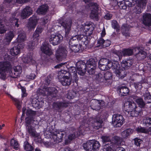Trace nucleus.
I'll list each match as a JSON object with an SVG mask.
<instances>
[{
	"mask_svg": "<svg viewBox=\"0 0 151 151\" xmlns=\"http://www.w3.org/2000/svg\"><path fill=\"white\" fill-rule=\"evenodd\" d=\"M97 62V59L93 58L89 59L86 64L82 61H78L76 64L78 73L81 76L84 75L86 71V68L96 67Z\"/></svg>",
	"mask_w": 151,
	"mask_h": 151,
	"instance_id": "1",
	"label": "nucleus"
},
{
	"mask_svg": "<svg viewBox=\"0 0 151 151\" xmlns=\"http://www.w3.org/2000/svg\"><path fill=\"white\" fill-rule=\"evenodd\" d=\"M58 91L54 87H48L45 86L42 89L39 88L37 93L39 95L43 96H50L52 97H55L57 96Z\"/></svg>",
	"mask_w": 151,
	"mask_h": 151,
	"instance_id": "2",
	"label": "nucleus"
},
{
	"mask_svg": "<svg viewBox=\"0 0 151 151\" xmlns=\"http://www.w3.org/2000/svg\"><path fill=\"white\" fill-rule=\"evenodd\" d=\"M83 146L86 150L95 151L99 150L100 145L99 142L94 140H90L84 143Z\"/></svg>",
	"mask_w": 151,
	"mask_h": 151,
	"instance_id": "3",
	"label": "nucleus"
},
{
	"mask_svg": "<svg viewBox=\"0 0 151 151\" xmlns=\"http://www.w3.org/2000/svg\"><path fill=\"white\" fill-rule=\"evenodd\" d=\"M68 54L67 46L65 45H61L59 47L56 51L55 57L57 59L61 61L66 58Z\"/></svg>",
	"mask_w": 151,
	"mask_h": 151,
	"instance_id": "4",
	"label": "nucleus"
},
{
	"mask_svg": "<svg viewBox=\"0 0 151 151\" xmlns=\"http://www.w3.org/2000/svg\"><path fill=\"white\" fill-rule=\"evenodd\" d=\"M73 40H75V42H79L81 45H84L85 47H87L88 44V37L83 35H78L73 37L71 38V43L73 42Z\"/></svg>",
	"mask_w": 151,
	"mask_h": 151,
	"instance_id": "5",
	"label": "nucleus"
},
{
	"mask_svg": "<svg viewBox=\"0 0 151 151\" xmlns=\"http://www.w3.org/2000/svg\"><path fill=\"white\" fill-rule=\"evenodd\" d=\"M65 135V134L62 132L54 131L53 132L52 138L51 139V142L53 144L61 142L63 137Z\"/></svg>",
	"mask_w": 151,
	"mask_h": 151,
	"instance_id": "6",
	"label": "nucleus"
},
{
	"mask_svg": "<svg viewBox=\"0 0 151 151\" xmlns=\"http://www.w3.org/2000/svg\"><path fill=\"white\" fill-rule=\"evenodd\" d=\"M112 120V124L115 127H121L124 122V121L123 116L119 114L114 115Z\"/></svg>",
	"mask_w": 151,
	"mask_h": 151,
	"instance_id": "7",
	"label": "nucleus"
},
{
	"mask_svg": "<svg viewBox=\"0 0 151 151\" xmlns=\"http://www.w3.org/2000/svg\"><path fill=\"white\" fill-rule=\"evenodd\" d=\"M110 61L106 58L101 59L98 63L99 68L102 70H105L110 68L111 66Z\"/></svg>",
	"mask_w": 151,
	"mask_h": 151,
	"instance_id": "8",
	"label": "nucleus"
},
{
	"mask_svg": "<svg viewBox=\"0 0 151 151\" xmlns=\"http://www.w3.org/2000/svg\"><path fill=\"white\" fill-rule=\"evenodd\" d=\"M63 36L60 34H51L49 40L50 43L54 45L59 44L61 42L63 39Z\"/></svg>",
	"mask_w": 151,
	"mask_h": 151,
	"instance_id": "9",
	"label": "nucleus"
},
{
	"mask_svg": "<svg viewBox=\"0 0 151 151\" xmlns=\"http://www.w3.org/2000/svg\"><path fill=\"white\" fill-rule=\"evenodd\" d=\"M10 67L9 63L7 62H1L0 64V74L2 78H4L6 77V72Z\"/></svg>",
	"mask_w": 151,
	"mask_h": 151,
	"instance_id": "10",
	"label": "nucleus"
},
{
	"mask_svg": "<svg viewBox=\"0 0 151 151\" xmlns=\"http://www.w3.org/2000/svg\"><path fill=\"white\" fill-rule=\"evenodd\" d=\"M113 53L119 57L121 56H130L133 54V51L131 49H124L122 50H114Z\"/></svg>",
	"mask_w": 151,
	"mask_h": 151,
	"instance_id": "11",
	"label": "nucleus"
},
{
	"mask_svg": "<svg viewBox=\"0 0 151 151\" xmlns=\"http://www.w3.org/2000/svg\"><path fill=\"white\" fill-rule=\"evenodd\" d=\"M91 121L93 127L96 129H98L100 128L103 122L102 119L99 115L91 118Z\"/></svg>",
	"mask_w": 151,
	"mask_h": 151,
	"instance_id": "12",
	"label": "nucleus"
},
{
	"mask_svg": "<svg viewBox=\"0 0 151 151\" xmlns=\"http://www.w3.org/2000/svg\"><path fill=\"white\" fill-rule=\"evenodd\" d=\"M61 25L63 27L65 30V35H67L70 30L72 24L71 19L69 18L62 22H60Z\"/></svg>",
	"mask_w": 151,
	"mask_h": 151,
	"instance_id": "13",
	"label": "nucleus"
},
{
	"mask_svg": "<svg viewBox=\"0 0 151 151\" xmlns=\"http://www.w3.org/2000/svg\"><path fill=\"white\" fill-rule=\"evenodd\" d=\"M83 125H81L79 127L78 130V132H75L73 133L70 134L68 136V139L70 140H72L81 134H83V130H84Z\"/></svg>",
	"mask_w": 151,
	"mask_h": 151,
	"instance_id": "14",
	"label": "nucleus"
},
{
	"mask_svg": "<svg viewBox=\"0 0 151 151\" xmlns=\"http://www.w3.org/2000/svg\"><path fill=\"white\" fill-rule=\"evenodd\" d=\"M68 106V103L65 101H58L54 102L53 107L55 110H59L66 108Z\"/></svg>",
	"mask_w": 151,
	"mask_h": 151,
	"instance_id": "15",
	"label": "nucleus"
},
{
	"mask_svg": "<svg viewBox=\"0 0 151 151\" xmlns=\"http://www.w3.org/2000/svg\"><path fill=\"white\" fill-rule=\"evenodd\" d=\"M41 50L43 53L47 55H50L52 54L50 46L47 42H44L42 44Z\"/></svg>",
	"mask_w": 151,
	"mask_h": 151,
	"instance_id": "16",
	"label": "nucleus"
},
{
	"mask_svg": "<svg viewBox=\"0 0 151 151\" xmlns=\"http://www.w3.org/2000/svg\"><path fill=\"white\" fill-rule=\"evenodd\" d=\"M92 107L94 110H99L104 104V101H99L95 99H93L91 102Z\"/></svg>",
	"mask_w": 151,
	"mask_h": 151,
	"instance_id": "17",
	"label": "nucleus"
},
{
	"mask_svg": "<svg viewBox=\"0 0 151 151\" xmlns=\"http://www.w3.org/2000/svg\"><path fill=\"white\" fill-rule=\"evenodd\" d=\"M23 44L18 43L16 46L13 47L10 50V53L12 55L16 56L19 54L20 52V49L24 47Z\"/></svg>",
	"mask_w": 151,
	"mask_h": 151,
	"instance_id": "18",
	"label": "nucleus"
},
{
	"mask_svg": "<svg viewBox=\"0 0 151 151\" xmlns=\"http://www.w3.org/2000/svg\"><path fill=\"white\" fill-rule=\"evenodd\" d=\"M138 107L136 104L133 101H127L125 103L124 106V109L127 112L132 110H134Z\"/></svg>",
	"mask_w": 151,
	"mask_h": 151,
	"instance_id": "19",
	"label": "nucleus"
},
{
	"mask_svg": "<svg viewBox=\"0 0 151 151\" xmlns=\"http://www.w3.org/2000/svg\"><path fill=\"white\" fill-rule=\"evenodd\" d=\"M139 50L138 53L135 55V56L137 59L138 60H141L144 59L146 57L147 53L143 50L142 47H136Z\"/></svg>",
	"mask_w": 151,
	"mask_h": 151,
	"instance_id": "20",
	"label": "nucleus"
},
{
	"mask_svg": "<svg viewBox=\"0 0 151 151\" xmlns=\"http://www.w3.org/2000/svg\"><path fill=\"white\" fill-rule=\"evenodd\" d=\"M33 12L32 8L29 6H26L23 10L21 14V17L25 19L31 15Z\"/></svg>",
	"mask_w": 151,
	"mask_h": 151,
	"instance_id": "21",
	"label": "nucleus"
},
{
	"mask_svg": "<svg viewBox=\"0 0 151 151\" xmlns=\"http://www.w3.org/2000/svg\"><path fill=\"white\" fill-rule=\"evenodd\" d=\"M112 73L111 72L108 71L106 72L104 74V78L105 85L109 86L112 83Z\"/></svg>",
	"mask_w": 151,
	"mask_h": 151,
	"instance_id": "22",
	"label": "nucleus"
},
{
	"mask_svg": "<svg viewBox=\"0 0 151 151\" xmlns=\"http://www.w3.org/2000/svg\"><path fill=\"white\" fill-rule=\"evenodd\" d=\"M22 72V68L19 66L13 67L12 69V76L13 78H15L20 76Z\"/></svg>",
	"mask_w": 151,
	"mask_h": 151,
	"instance_id": "23",
	"label": "nucleus"
},
{
	"mask_svg": "<svg viewBox=\"0 0 151 151\" xmlns=\"http://www.w3.org/2000/svg\"><path fill=\"white\" fill-rule=\"evenodd\" d=\"M143 23L145 25L150 27L151 25V14L145 13L143 14L142 19Z\"/></svg>",
	"mask_w": 151,
	"mask_h": 151,
	"instance_id": "24",
	"label": "nucleus"
},
{
	"mask_svg": "<svg viewBox=\"0 0 151 151\" xmlns=\"http://www.w3.org/2000/svg\"><path fill=\"white\" fill-rule=\"evenodd\" d=\"M83 31H85V33L88 36L91 35L92 33V31L93 30V28L92 25L89 22H86L85 24Z\"/></svg>",
	"mask_w": 151,
	"mask_h": 151,
	"instance_id": "25",
	"label": "nucleus"
},
{
	"mask_svg": "<svg viewBox=\"0 0 151 151\" xmlns=\"http://www.w3.org/2000/svg\"><path fill=\"white\" fill-rule=\"evenodd\" d=\"M17 13V12L16 11L12 14L9 19V21L13 25L18 27L19 26V24L18 23L19 19L16 17H15L18 14Z\"/></svg>",
	"mask_w": 151,
	"mask_h": 151,
	"instance_id": "26",
	"label": "nucleus"
},
{
	"mask_svg": "<svg viewBox=\"0 0 151 151\" xmlns=\"http://www.w3.org/2000/svg\"><path fill=\"white\" fill-rule=\"evenodd\" d=\"M43 30L42 27H37L34 32L32 38V41L34 42L37 43L40 34L41 33Z\"/></svg>",
	"mask_w": 151,
	"mask_h": 151,
	"instance_id": "27",
	"label": "nucleus"
},
{
	"mask_svg": "<svg viewBox=\"0 0 151 151\" xmlns=\"http://www.w3.org/2000/svg\"><path fill=\"white\" fill-rule=\"evenodd\" d=\"M118 91L119 92V95L122 96H125L129 93L128 88L126 86H119L118 88Z\"/></svg>",
	"mask_w": 151,
	"mask_h": 151,
	"instance_id": "28",
	"label": "nucleus"
},
{
	"mask_svg": "<svg viewBox=\"0 0 151 151\" xmlns=\"http://www.w3.org/2000/svg\"><path fill=\"white\" fill-rule=\"evenodd\" d=\"M37 21L36 16L35 15H33L29 19L28 24V27L30 29L34 28L36 26Z\"/></svg>",
	"mask_w": 151,
	"mask_h": 151,
	"instance_id": "29",
	"label": "nucleus"
},
{
	"mask_svg": "<svg viewBox=\"0 0 151 151\" xmlns=\"http://www.w3.org/2000/svg\"><path fill=\"white\" fill-rule=\"evenodd\" d=\"M129 116L132 117H137L139 115H141L142 109L139 107H136L135 109L127 112Z\"/></svg>",
	"mask_w": 151,
	"mask_h": 151,
	"instance_id": "30",
	"label": "nucleus"
},
{
	"mask_svg": "<svg viewBox=\"0 0 151 151\" xmlns=\"http://www.w3.org/2000/svg\"><path fill=\"white\" fill-rule=\"evenodd\" d=\"M14 32L9 31L5 34V38L4 39V43L6 45L9 44L14 37Z\"/></svg>",
	"mask_w": 151,
	"mask_h": 151,
	"instance_id": "31",
	"label": "nucleus"
},
{
	"mask_svg": "<svg viewBox=\"0 0 151 151\" xmlns=\"http://www.w3.org/2000/svg\"><path fill=\"white\" fill-rule=\"evenodd\" d=\"M26 129L27 131L29 134L30 136L34 137H39L40 136L39 134L36 132L35 128L32 126L26 127Z\"/></svg>",
	"mask_w": 151,
	"mask_h": 151,
	"instance_id": "32",
	"label": "nucleus"
},
{
	"mask_svg": "<svg viewBox=\"0 0 151 151\" xmlns=\"http://www.w3.org/2000/svg\"><path fill=\"white\" fill-rule=\"evenodd\" d=\"M31 101L32 106L36 108H41L44 104L43 101H39L35 98L31 99Z\"/></svg>",
	"mask_w": 151,
	"mask_h": 151,
	"instance_id": "33",
	"label": "nucleus"
},
{
	"mask_svg": "<svg viewBox=\"0 0 151 151\" xmlns=\"http://www.w3.org/2000/svg\"><path fill=\"white\" fill-rule=\"evenodd\" d=\"M59 79L62 78H73L72 74H70L68 71L65 70H61L59 73L58 76Z\"/></svg>",
	"mask_w": 151,
	"mask_h": 151,
	"instance_id": "34",
	"label": "nucleus"
},
{
	"mask_svg": "<svg viewBox=\"0 0 151 151\" xmlns=\"http://www.w3.org/2000/svg\"><path fill=\"white\" fill-rule=\"evenodd\" d=\"M69 73L72 74L73 80L77 83L78 80V77H77V71L76 68L74 67H71L68 69Z\"/></svg>",
	"mask_w": 151,
	"mask_h": 151,
	"instance_id": "35",
	"label": "nucleus"
},
{
	"mask_svg": "<svg viewBox=\"0 0 151 151\" xmlns=\"http://www.w3.org/2000/svg\"><path fill=\"white\" fill-rule=\"evenodd\" d=\"M75 40H73L72 43H71V39L69 42V45L71 46V49L72 51L74 52H78L80 50V45L77 44L78 42H75Z\"/></svg>",
	"mask_w": 151,
	"mask_h": 151,
	"instance_id": "36",
	"label": "nucleus"
},
{
	"mask_svg": "<svg viewBox=\"0 0 151 151\" xmlns=\"http://www.w3.org/2000/svg\"><path fill=\"white\" fill-rule=\"evenodd\" d=\"M23 62L24 63L31 64L35 62V60L33 59L32 55L31 54H28L26 57H24L22 59Z\"/></svg>",
	"mask_w": 151,
	"mask_h": 151,
	"instance_id": "37",
	"label": "nucleus"
},
{
	"mask_svg": "<svg viewBox=\"0 0 151 151\" xmlns=\"http://www.w3.org/2000/svg\"><path fill=\"white\" fill-rule=\"evenodd\" d=\"M114 72L116 74V76L119 78L122 79L126 75L125 68L124 69L120 68L118 70L114 71Z\"/></svg>",
	"mask_w": 151,
	"mask_h": 151,
	"instance_id": "38",
	"label": "nucleus"
},
{
	"mask_svg": "<svg viewBox=\"0 0 151 151\" xmlns=\"http://www.w3.org/2000/svg\"><path fill=\"white\" fill-rule=\"evenodd\" d=\"M95 80L101 83L104 84L105 85V82L104 76L101 73H98L96 74L95 76Z\"/></svg>",
	"mask_w": 151,
	"mask_h": 151,
	"instance_id": "39",
	"label": "nucleus"
},
{
	"mask_svg": "<svg viewBox=\"0 0 151 151\" xmlns=\"http://www.w3.org/2000/svg\"><path fill=\"white\" fill-rule=\"evenodd\" d=\"M26 39V34L24 32H23L19 34L17 39V40L19 43L24 42Z\"/></svg>",
	"mask_w": 151,
	"mask_h": 151,
	"instance_id": "40",
	"label": "nucleus"
},
{
	"mask_svg": "<svg viewBox=\"0 0 151 151\" xmlns=\"http://www.w3.org/2000/svg\"><path fill=\"white\" fill-rule=\"evenodd\" d=\"M48 9L47 5L41 6L37 10V12L38 14H42L45 13Z\"/></svg>",
	"mask_w": 151,
	"mask_h": 151,
	"instance_id": "41",
	"label": "nucleus"
},
{
	"mask_svg": "<svg viewBox=\"0 0 151 151\" xmlns=\"http://www.w3.org/2000/svg\"><path fill=\"white\" fill-rule=\"evenodd\" d=\"M73 78H62L60 80L62 85L64 86H68L71 83Z\"/></svg>",
	"mask_w": 151,
	"mask_h": 151,
	"instance_id": "42",
	"label": "nucleus"
},
{
	"mask_svg": "<svg viewBox=\"0 0 151 151\" xmlns=\"http://www.w3.org/2000/svg\"><path fill=\"white\" fill-rule=\"evenodd\" d=\"M24 146L25 150L26 151H34V147L27 141L24 142Z\"/></svg>",
	"mask_w": 151,
	"mask_h": 151,
	"instance_id": "43",
	"label": "nucleus"
},
{
	"mask_svg": "<svg viewBox=\"0 0 151 151\" xmlns=\"http://www.w3.org/2000/svg\"><path fill=\"white\" fill-rule=\"evenodd\" d=\"M133 63L132 61L130 60H123L121 62L122 66L124 68H127V67H129L131 66Z\"/></svg>",
	"mask_w": 151,
	"mask_h": 151,
	"instance_id": "44",
	"label": "nucleus"
},
{
	"mask_svg": "<svg viewBox=\"0 0 151 151\" xmlns=\"http://www.w3.org/2000/svg\"><path fill=\"white\" fill-rule=\"evenodd\" d=\"M110 63L111 64L110 68H111L112 69L115 70V71L118 70L120 69V65L118 62H112L110 61Z\"/></svg>",
	"mask_w": 151,
	"mask_h": 151,
	"instance_id": "45",
	"label": "nucleus"
},
{
	"mask_svg": "<svg viewBox=\"0 0 151 151\" xmlns=\"http://www.w3.org/2000/svg\"><path fill=\"white\" fill-rule=\"evenodd\" d=\"M136 99V102L139 105V106L141 109L144 107L145 103L144 101L142 99L137 97Z\"/></svg>",
	"mask_w": 151,
	"mask_h": 151,
	"instance_id": "46",
	"label": "nucleus"
},
{
	"mask_svg": "<svg viewBox=\"0 0 151 151\" xmlns=\"http://www.w3.org/2000/svg\"><path fill=\"white\" fill-rule=\"evenodd\" d=\"M144 96L146 103L148 104L151 103V96L150 93H148V91H146L144 94Z\"/></svg>",
	"mask_w": 151,
	"mask_h": 151,
	"instance_id": "47",
	"label": "nucleus"
},
{
	"mask_svg": "<svg viewBox=\"0 0 151 151\" xmlns=\"http://www.w3.org/2000/svg\"><path fill=\"white\" fill-rule=\"evenodd\" d=\"M10 145L15 150H17L19 149V145L17 141L13 139H12L10 141Z\"/></svg>",
	"mask_w": 151,
	"mask_h": 151,
	"instance_id": "48",
	"label": "nucleus"
},
{
	"mask_svg": "<svg viewBox=\"0 0 151 151\" xmlns=\"http://www.w3.org/2000/svg\"><path fill=\"white\" fill-rule=\"evenodd\" d=\"M111 26L114 29H115L117 32H119L120 29L119 25L116 20H113L112 21Z\"/></svg>",
	"mask_w": 151,
	"mask_h": 151,
	"instance_id": "49",
	"label": "nucleus"
},
{
	"mask_svg": "<svg viewBox=\"0 0 151 151\" xmlns=\"http://www.w3.org/2000/svg\"><path fill=\"white\" fill-rule=\"evenodd\" d=\"M76 92L73 91H69L66 96V97L68 99H70L73 98L76 96Z\"/></svg>",
	"mask_w": 151,
	"mask_h": 151,
	"instance_id": "50",
	"label": "nucleus"
},
{
	"mask_svg": "<svg viewBox=\"0 0 151 151\" xmlns=\"http://www.w3.org/2000/svg\"><path fill=\"white\" fill-rule=\"evenodd\" d=\"M90 17L91 18L95 19L96 21L98 20V12L94 11V10H92L90 14Z\"/></svg>",
	"mask_w": 151,
	"mask_h": 151,
	"instance_id": "51",
	"label": "nucleus"
},
{
	"mask_svg": "<svg viewBox=\"0 0 151 151\" xmlns=\"http://www.w3.org/2000/svg\"><path fill=\"white\" fill-rule=\"evenodd\" d=\"M36 112L32 111L30 109H28L26 110V114L27 116H28V117L33 118L34 116H35L36 115Z\"/></svg>",
	"mask_w": 151,
	"mask_h": 151,
	"instance_id": "52",
	"label": "nucleus"
},
{
	"mask_svg": "<svg viewBox=\"0 0 151 151\" xmlns=\"http://www.w3.org/2000/svg\"><path fill=\"white\" fill-rule=\"evenodd\" d=\"M34 119V118L33 117H27L25 119V126L26 127L29 126L31 123L33 122V121L34 122L35 121Z\"/></svg>",
	"mask_w": 151,
	"mask_h": 151,
	"instance_id": "53",
	"label": "nucleus"
},
{
	"mask_svg": "<svg viewBox=\"0 0 151 151\" xmlns=\"http://www.w3.org/2000/svg\"><path fill=\"white\" fill-rule=\"evenodd\" d=\"M54 132L50 130L49 131L46 130L44 132V135L45 137L47 138H51V136L52 137L53 132Z\"/></svg>",
	"mask_w": 151,
	"mask_h": 151,
	"instance_id": "54",
	"label": "nucleus"
},
{
	"mask_svg": "<svg viewBox=\"0 0 151 151\" xmlns=\"http://www.w3.org/2000/svg\"><path fill=\"white\" fill-rule=\"evenodd\" d=\"M7 30V29L5 27V26L3 24L2 20H0V33L2 34L5 32Z\"/></svg>",
	"mask_w": 151,
	"mask_h": 151,
	"instance_id": "55",
	"label": "nucleus"
},
{
	"mask_svg": "<svg viewBox=\"0 0 151 151\" xmlns=\"http://www.w3.org/2000/svg\"><path fill=\"white\" fill-rule=\"evenodd\" d=\"M10 98L15 102V104L17 108L18 109H20L21 106V105L20 104V102L19 100L17 99L14 98L12 96L10 95Z\"/></svg>",
	"mask_w": 151,
	"mask_h": 151,
	"instance_id": "56",
	"label": "nucleus"
},
{
	"mask_svg": "<svg viewBox=\"0 0 151 151\" xmlns=\"http://www.w3.org/2000/svg\"><path fill=\"white\" fill-rule=\"evenodd\" d=\"M137 4L138 6L141 7L142 8L145 7L147 2V0H138Z\"/></svg>",
	"mask_w": 151,
	"mask_h": 151,
	"instance_id": "57",
	"label": "nucleus"
},
{
	"mask_svg": "<svg viewBox=\"0 0 151 151\" xmlns=\"http://www.w3.org/2000/svg\"><path fill=\"white\" fill-rule=\"evenodd\" d=\"M142 7L137 4L136 6L135 7L133 11L136 14H139L142 12Z\"/></svg>",
	"mask_w": 151,
	"mask_h": 151,
	"instance_id": "58",
	"label": "nucleus"
},
{
	"mask_svg": "<svg viewBox=\"0 0 151 151\" xmlns=\"http://www.w3.org/2000/svg\"><path fill=\"white\" fill-rule=\"evenodd\" d=\"M143 123L146 126L151 125V118L147 117L143 119Z\"/></svg>",
	"mask_w": 151,
	"mask_h": 151,
	"instance_id": "59",
	"label": "nucleus"
},
{
	"mask_svg": "<svg viewBox=\"0 0 151 151\" xmlns=\"http://www.w3.org/2000/svg\"><path fill=\"white\" fill-rule=\"evenodd\" d=\"M87 68V72L89 74L93 75L94 74L96 67H89V68Z\"/></svg>",
	"mask_w": 151,
	"mask_h": 151,
	"instance_id": "60",
	"label": "nucleus"
},
{
	"mask_svg": "<svg viewBox=\"0 0 151 151\" xmlns=\"http://www.w3.org/2000/svg\"><path fill=\"white\" fill-rule=\"evenodd\" d=\"M114 139L115 140V143L117 145L120 144L122 141V138L117 136H114Z\"/></svg>",
	"mask_w": 151,
	"mask_h": 151,
	"instance_id": "61",
	"label": "nucleus"
},
{
	"mask_svg": "<svg viewBox=\"0 0 151 151\" xmlns=\"http://www.w3.org/2000/svg\"><path fill=\"white\" fill-rule=\"evenodd\" d=\"M92 6L91 10H94V11L97 12L99 10V6L96 3H92L91 4Z\"/></svg>",
	"mask_w": 151,
	"mask_h": 151,
	"instance_id": "62",
	"label": "nucleus"
},
{
	"mask_svg": "<svg viewBox=\"0 0 151 151\" xmlns=\"http://www.w3.org/2000/svg\"><path fill=\"white\" fill-rule=\"evenodd\" d=\"M129 28L127 25H123L122 27V33L124 34L125 31H129Z\"/></svg>",
	"mask_w": 151,
	"mask_h": 151,
	"instance_id": "63",
	"label": "nucleus"
},
{
	"mask_svg": "<svg viewBox=\"0 0 151 151\" xmlns=\"http://www.w3.org/2000/svg\"><path fill=\"white\" fill-rule=\"evenodd\" d=\"M133 3L131 1L125 0L124 1V4L126 5V7L127 6L129 7H132L134 5L133 4Z\"/></svg>",
	"mask_w": 151,
	"mask_h": 151,
	"instance_id": "64",
	"label": "nucleus"
}]
</instances>
